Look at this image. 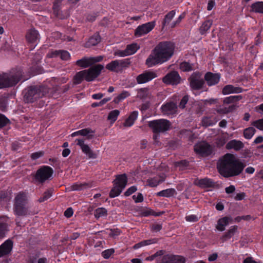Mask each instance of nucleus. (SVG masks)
Instances as JSON below:
<instances>
[{"label":"nucleus","instance_id":"1","mask_svg":"<svg viewBox=\"0 0 263 263\" xmlns=\"http://www.w3.org/2000/svg\"><path fill=\"white\" fill-rule=\"evenodd\" d=\"M246 165L241 160L236 158L233 154H226L220 158L217 163L219 173L225 178L239 175Z\"/></svg>","mask_w":263,"mask_h":263},{"label":"nucleus","instance_id":"2","mask_svg":"<svg viewBox=\"0 0 263 263\" xmlns=\"http://www.w3.org/2000/svg\"><path fill=\"white\" fill-rule=\"evenodd\" d=\"M174 45L171 42H160L151 51L145 61L148 67L162 64L168 61L174 52Z\"/></svg>","mask_w":263,"mask_h":263},{"label":"nucleus","instance_id":"3","mask_svg":"<svg viewBox=\"0 0 263 263\" xmlns=\"http://www.w3.org/2000/svg\"><path fill=\"white\" fill-rule=\"evenodd\" d=\"M27 79L23 78V72L21 68L12 69L9 72L2 74L0 89L14 86L22 80L24 81Z\"/></svg>","mask_w":263,"mask_h":263},{"label":"nucleus","instance_id":"4","mask_svg":"<svg viewBox=\"0 0 263 263\" xmlns=\"http://www.w3.org/2000/svg\"><path fill=\"white\" fill-rule=\"evenodd\" d=\"M48 92V89L43 85H31L23 91L24 100L26 103H33Z\"/></svg>","mask_w":263,"mask_h":263},{"label":"nucleus","instance_id":"5","mask_svg":"<svg viewBox=\"0 0 263 263\" xmlns=\"http://www.w3.org/2000/svg\"><path fill=\"white\" fill-rule=\"evenodd\" d=\"M112 183L114 186L109 193L110 198H115L119 196L124 189L127 183V175L126 174L116 175V179L112 181Z\"/></svg>","mask_w":263,"mask_h":263},{"label":"nucleus","instance_id":"6","mask_svg":"<svg viewBox=\"0 0 263 263\" xmlns=\"http://www.w3.org/2000/svg\"><path fill=\"white\" fill-rule=\"evenodd\" d=\"M171 125L168 120L163 119L148 122V126L153 130L154 133H164L170 129Z\"/></svg>","mask_w":263,"mask_h":263},{"label":"nucleus","instance_id":"7","mask_svg":"<svg viewBox=\"0 0 263 263\" xmlns=\"http://www.w3.org/2000/svg\"><path fill=\"white\" fill-rule=\"evenodd\" d=\"M53 174V169L49 166H43L39 168L34 176L35 179L41 183L50 179Z\"/></svg>","mask_w":263,"mask_h":263},{"label":"nucleus","instance_id":"8","mask_svg":"<svg viewBox=\"0 0 263 263\" xmlns=\"http://www.w3.org/2000/svg\"><path fill=\"white\" fill-rule=\"evenodd\" d=\"M188 81L191 89L194 90L201 89L205 84L204 79L202 78L201 73L198 71L193 72L188 79Z\"/></svg>","mask_w":263,"mask_h":263},{"label":"nucleus","instance_id":"9","mask_svg":"<svg viewBox=\"0 0 263 263\" xmlns=\"http://www.w3.org/2000/svg\"><path fill=\"white\" fill-rule=\"evenodd\" d=\"M104 66L101 64H97L85 70L86 73V81L91 82L96 79L101 73Z\"/></svg>","mask_w":263,"mask_h":263},{"label":"nucleus","instance_id":"10","mask_svg":"<svg viewBox=\"0 0 263 263\" xmlns=\"http://www.w3.org/2000/svg\"><path fill=\"white\" fill-rule=\"evenodd\" d=\"M181 80L179 74L175 70L168 72L162 78V82L167 85H177L180 83Z\"/></svg>","mask_w":263,"mask_h":263},{"label":"nucleus","instance_id":"11","mask_svg":"<svg viewBox=\"0 0 263 263\" xmlns=\"http://www.w3.org/2000/svg\"><path fill=\"white\" fill-rule=\"evenodd\" d=\"M194 151L197 154L202 156H208L212 153V148L211 145L205 142H201L197 143L194 146Z\"/></svg>","mask_w":263,"mask_h":263},{"label":"nucleus","instance_id":"12","mask_svg":"<svg viewBox=\"0 0 263 263\" xmlns=\"http://www.w3.org/2000/svg\"><path fill=\"white\" fill-rule=\"evenodd\" d=\"M155 22H149L147 23L139 26L135 31V35L139 37L149 32L154 28Z\"/></svg>","mask_w":263,"mask_h":263},{"label":"nucleus","instance_id":"13","mask_svg":"<svg viewBox=\"0 0 263 263\" xmlns=\"http://www.w3.org/2000/svg\"><path fill=\"white\" fill-rule=\"evenodd\" d=\"M157 77V75L156 72L152 71L146 70L136 77V81L138 84H142L151 81Z\"/></svg>","mask_w":263,"mask_h":263},{"label":"nucleus","instance_id":"14","mask_svg":"<svg viewBox=\"0 0 263 263\" xmlns=\"http://www.w3.org/2000/svg\"><path fill=\"white\" fill-rule=\"evenodd\" d=\"M13 212L15 215L21 217H26L35 214V212H32L26 204L13 205Z\"/></svg>","mask_w":263,"mask_h":263},{"label":"nucleus","instance_id":"15","mask_svg":"<svg viewBox=\"0 0 263 263\" xmlns=\"http://www.w3.org/2000/svg\"><path fill=\"white\" fill-rule=\"evenodd\" d=\"M158 263H185V259L181 256L166 254L163 255Z\"/></svg>","mask_w":263,"mask_h":263},{"label":"nucleus","instance_id":"16","mask_svg":"<svg viewBox=\"0 0 263 263\" xmlns=\"http://www.w3.org/2000/svg\"><path fill=\"white\" fill-rule=\"evenodd\" d=\"M84 139H77V145H79L82 152L86 155L89 158L95 159L97 157V155L90 148V147L84 143Z\"/></svg>","mask_w":263,"mask_h":263},{"label":"nucleus","instance_id":"17","mask_svg":"<svg viewBox=\"0 0 263 263\" xmlns=\"http://www.w3.org/2000/svg\"><path fill=\"white\" fill-rule=\"evenodd\" d=\"M196 184L201 188L213 187L219 189L220 187L219 184L214 182L212 179L207 177L197 180Z\"/></svg>","mask_w":263,"mask_h":263},{"label":"nucleus","instance_id":"18","mask_svg":"<svg viewBox=\"0 0 263 263\" xmlns=\"http://www.w3.org/2000/svg\"><path fill=\"white\" fill-rule=\"evenodd\" d=\"M220 79V74L218 73H214L211 72H206L204 77V81L209 86L215 85L218 83Z\"/></svg>","mask_w":263,"mask_h":263},{"label":"nucleus","instance_id":"19","mask_svg":"<svg viewBox=\"0 0 263 263\" xmlns=\"http://www.w3.org/2000/svg\"><path fill=\"white\" fill-rule=\"evenodd\" d=\"M13 248V242L10 239L6 240L0 246V258L9 255Z\"/></svg>","mask_w":263,"mask_h":263},{"label":"nucleus","instance_id":"20","mask_svg":"<svg viewBox=\"0 0 263 263\" xmlns=\"http://www.w3.org/2000/svg\"><path fill=\"white\" fill-rule=\"evenodd\" d=\"M177 108L176 104L173 102L166 103L161 107L162 112L165 115H171L175 113L177 111Z\"/></svg>","mask_w":263,"mask_h":263},{"label":"nucleus","instance_id":"21","mask_svg":"<svg viewBox=\"0 0 263 263\" xmlns=\"http://www.w3.org/2000/svg\"><path fill=\"white\" fill-rule=\"evenodd\" d=\"M27 200V193L23 191L20 192L14 198L13 205L26 204Z\"/></svg>","mask_w":263,"mask_h":263},{"label":"nucleus","instance_id":"22","mask_svg":"<svg viewBox=\"0 0 263 263\" xmlns=\"http://www.w3.org/2000/svg\"><path fill=\"white\" fill-rule=\"evenodd\" d=\"M244 147V144L240 140H232L226 145L228 149H234L236 151H239Z\"/></svg>","mask_w":263,"mask_h":263},{"label":"nucleus","instance_id":"23","mask_svg":"<svg viewBox=\"0 0 263 263\" xmlns=\"http://www.w3.org/2000/svg\"><path fill=\"white\" fill-rule=\"evenodd\" d=\"M93 133L94 131H93L89 128H87L73 133L71 134V136L75 137L77 136L81 135L86 137V139H90L93 137Z\"/></svg>","mask_w":263,"mask_h":263},{"label":"nucleus","instance_id":"24","mask_svg":"<svg viewBox=\"0 0 263 263\" xmlns=\"http://www.w3.org/2000/svg\"><path fill=\"white\" fill-rule=\"evenodd\" d=\"M63 0H55V1L53 3V5L52 7L53 14L55 15L57 17H59L60 18H62L60 17V6L61 2ZM68 2L72 4H76L78 2H79L80 0H68Z\"/></svg>","mask_w":263,"mask_h":263},{"label":"nucleus","instance_id":"25","mask_svg":"<svg viewBox=\"0 0 263 263\" xmlns=\"http://www.w3.org/2000/svg\"><path fill=\"white\" fill-rule=\"evenodd\" d=\"M242 91V88L239 87H235L232 85L225 86L222 90L223 95H226L231 93H240Z\"/></svg>","mask_w":263,"mask_h":263},{"label":"nucleus","instance_id":"26","mask_svg":"<svg viewBox=\"0 0 263 263\" xmlns=\"http://www.w3.org/2000/svg\"><path fill=\"white\" fill-rule=\"evenodd\" d=\"M39 33L34 28L30 29L26 33L27 41L30 43H35L39 39Z\"/></svg>","mask_w":263,"mask_h":263},{"label":"nucleus","instance_id":"27","mask_svg":"<svg viewBox=\"0 0 263 263\" xmlns=\"http://www.w3.org/2000/svg\"><path fill=\"white\" fill-rule=\"evenodd\" d=\"M165 179V176L162 175L159 176V178L157 177H154L147 180V182L148 185L151 187H156L159 183L164 181Z\"/></svg>","mask_w":263,"mask_h":263},{"label":"nucleus","instance_id":"28","mask_svg":"<svg viewBox=\"0 0 263 263\" xmlns=\"http://www.w3.org/2000/svg\"><path fill=\"white\" fill-rule=\"evenodd\" d=\"M237 231V226H234L231 227V228L220 237V239L222 242L228 240L232 237Z\"/></svg>","mask_w":263,"mask_h":263},{"label":"nucleus","instance_id":"29","mask_svg":"<svg viewBox=\"0 0 263 263\" xmlns=\"http://www.w3.org/2000/svg\"><path fill=\"white\" fill-rule=\"evenodd\" d=\"M231 220V218L228 217H224L219 219L217 222L216 228L220 231H223L225 227L229 224V221Z\"/></svg>","mask_w":263,"mask_h":263},{"label":"nucleus","instance_id":"30","mask_svg":"<svg viewBox=\"0 0 263 263\" xmlns=\"http://www.w3.org/2000/svg\"><path fill=\"white\" fill-rule=\"evenodd\" d=\"M92 186L91 183H76L71 186V189L72 191H82Z\"/></svg>","mask_w":263,"mask_h":263},{"label":"nucleus","instance_id":"31","mask_svg":"<svg viewBox=\"0 0 263 263\" xmlns=\"http://www.w3.org/2000/svg\"><path fill=\"white\" fill-rule=\"evenodd\" d=\"M138 112L137 111H133L129 117L126 119L124 126L126 127H130L132 126L135 121L137 119L138 117Z\"/></svg>","mask_w":263,"mask_h":263},{"label":"nucleus","instance_id":"32","mask_svg":"<svg viewBox=\"0 0 263 263\" xmlns=\"http://www.w3.org/2000/svg\"><path fill=\"white\" fill-rule=\"evenodd\" d=\"M76 65L83 68H87L90 66H92L90 57L87 58L86 57L77 61Z\"/></svg>","mask_w":263,"mask_h":263},{"label":"nucleus","instance_id":"33","mask_svg":"<svg viewBox=\"0 0 263 263\" xmlns=\"http://www.w3.org/2000/svg\"><path fill=\"white\" fill-rule=\"evenodd\" d=\"M176 191L174 189H168L158 192L156 195L159 197H171L176 194Z\"/></svg>","mask_w":263,"mask_h":263},{"label":"nucleus","instance_id":"34","mask_svg":"<svg viewBox=\"0 0 263 263\" xmlns=\"http://www.w3.org/2000/svg\"><path fill=\"white\" fill-rule=\"evenodd\" d=\"M86 73L85 70L77 72L74 77L73 83L75 84H79L85 80H86Z\"/></svg>","mask_w":263,"mask_h":263},{"label":"nucleus","instance_id":"35","mask_svg":"<svg viewBox=\"0 0 263 263\" xmlns=\"http://www.w3.org/2000/svg\"><path fill=\"white\" fill-rule=\"evenodd\" d=\"M101 41V37L99 33H96L91 36L86 43L87 46H96Z\"/></svg>","mask_w":263,"mask_h":263},{"label":"nucleus","instance_id":"36","mask_svg":"<svg viewBox=\"0 0 263 263\" xmlns=\"http://www.w3.org/2000/svg\"><path fill=\"white\" fill-rule=\"evenodd\" d=\"M251 10L255 13L263 14V2H257L251 6Z\"/></svg>","mask_w":263,"mask_h":263},{"label":"nucleus","instance_id":"37","mask_svg":"<svg viewBox=\"0 0 263 263\" xmlns=\"http://www.w3.org/2000/svg\"><path fill=\"white\" fill-rule=\"evenodd\" d=\"M53 57H59L63 60H67L70 58L69 52L65 50H56L52 52Z\"/></svg>","mask_w":263,"mask_h":263},{"label":"nucleus","instance_id":"38","mask_svg":"<svg viewBox=\"0 0 263 263\" xmlns=\"http://www.w3.org/2000/svg\"><path fill=\"white\" fill-rule=\"evenodd\" d=\"M106 68L111 71L118 72L121 71L118 60L112 61L106 65Z\"/></svg>","mask_w":263,"mask_h":263},{"label":"nucleus","instance_id":"39","mask_svg":"<svg viewBox=\"0 0 263 263\" xmlns=\"http://www.w3.org/2000/svg\"><path fill=\"white\" fill-rule=\"evenodd\" d=\"M212 21L208 20L204 22L199 28V31L201 34H204L211 27Z\"/></svg>","mask_w":263,"mask_h":263},{"label":"nucleus","instance_id":"40","mask_svg":"<svg viewBox=\"0 0 263 263\" xmlns=\"http://www.w3.org/2000/svg\"><path fill=\"white\" fill-rule=\"evenodd\" d=\"M157 241V239H147V240H143L138 243L135 244L133 248L135 249H138L142 246H147V245H149L151 244L156 243Z\"/></svg>","mask_w":263,"mask_h":263},{"label":"nucleus","instance_id":"41","mask_svg":"<svg viewBox=\"0 0 263 263\" xmlns=\"http://www.w3.org/2000/svg\"><path fill=\"white\" fill-rule=\"evenodd\" d=\"M107 215V211L104 208H99L95 210L94 216L97 219L101 217L106 216Z\"/></svg>","mask_w":263,"mask_h":263},{"label":"nucleus","instance_id":"42","mask_svg":"<svg viewBox=\"0 0 263 263\" xmlns=\"http://www.w3.org/2000/svg\"><path fill=\"white\" fill-rule=\"evenodd\" d=\"M242 98L241 95L238 96H231L225 98L223 101L224 104H230L232 103L236 102Z\"/></svg>","mask_w":263,"mask_h":263},{"label":"nucleus","instance_id":"43","mask_svg":"<svg viewBox=\"0 0 263 263\" xmlns=\"http://www.w3.org/2000/svg\"><path fill=\"white\" fill-rule=\"evenodd\" d=\"M53 192V189L52 188H50L48 190H47L46 191H45L42 197H41L39 199L38 201L39 202H42L45 201H46L48 200L51 196H52Z\"/></svg>","mask_w":263,"mask_h":263},{"label":"nucleus","instance_id":"44","mask_svg":"<svg viewBox=\"0 0 263 263\" xmlns=\"http://www.w3.org/2000/svg\"><path fill=\"white\" fill-rule=\"evenodd\" d=\"M139 47L137 44H132L128 45L125 49V52L127 53L128 55H132L135 53Z\"/></svg>","mask_w":263,"mask_h":263},{"label":"nucleus","instance_id":"45","mask_svg":"<svg viewBox=\"0 0 263 263\" xmlns=\"http://www.w3.org/2000/svg\"><path fill=\"white\" fill-rule=\"evenodd\" d=\"M256 132V129L253 127H249L243 130V136L245 138L251 139Z\"/></svg>","mask_w":263,"mask_h":263},{"label":"nucleus","instance_id":"46","mask_svg":"<svg viewBox=\"0 0 263 263\" xmlns=\"http://www.w3.org/2000/svg\"><path fill=\"white\" fill-rule=\"evenodd\" d=\"M175 14V11L172 10L170 11L165 16L162 22L163 28L167 25L172 20Z\"/></svg>","mask_w":263,"mask_h":263},{"label":"nucleus","instance_id":"47","mask_svg":"<svg viewBox=\"0 0 263 263\" xmlns=\"http://www.w3.org/2000/svg\"><path fill=\"white\" fill-rule=\"evenodd\" d=\"M161 215V213H156L149 209H143L141 211V215L142 216H148L149 215H154L155 216H159Z\"/></svg>","mask_w":263,"mask_h":263},{"label":"nucleus","instance_id":"48","mask_svg":"<svg viewBox=\"0 0 263 263\" xmlns=\"http://www.w3.org/2000/svg\"><path fill=\"white\" fill-rule=\"evenodd\" d=\"M193 64L187 62H183L180 64V68L183 71H190L193 70Z\"/></svg>","mask_w":263,"mask_h":263},{"label":"nucleus","instance_id":"49","mask_svg":"<svg viewBox=\"0 0 263 263\" xmlns=\"http://www.w3.org/2000/svg\"><path fill=\"white\" fill-rule=\"evenodd\" d=\"M120 111L119 110L115 109L110 111L108 115L107 119L110 120L112 122H114L117 119L118 116L119 115Z\"/></svg>","mask_w":263,"mask_h":263},{"label":"nucleus","instance_id":"50","mask_svg":"<svg viewBox=\"0 0 263 263\" xmlns=\"http://www.w3.org/2000/svg\"><path fill=\"white\" fill-rule=\"evenodd\" d=\"M148 89L147 88H142L138 90L137 97L141 99H145L148 95Z\"/></svg>","mask_w":263,"mask_h":263},{"label":"nucleus","instance_id":"51","mask_svg":"<svg viewBox=\"0 0 263 263\" xmlns=\"http://www.w3.org/2000/svg\"><path fill=\"white\" fill-rule=\"evenodd\" d=\"M118 61L119 62V66L120 70H122L123 68L128 67L131 63L129 59L118 60Z\"/></svg>","mask_w":263,"mask_h":263},{"label":"nucleus","instance_id":"52","mask_svg":"<svg viewBox=\"0 0 263 263\" xmlns=\"http://www.w3.org/2000/svg\"><path fill=\"white\" fill-rule=\"evenodd\" d=\"M251 125L260 130H263V118L253 121Z\"/></svg>","mask_w":263,"mask_h":263},{"label":"nucleus","instance_id":"53","mask_svg":"<svg viewBox=\"0 0 263 263\" xmlns=\"http://www.w3.org/2000/svg\"><path fill=\"white\" fill-rule=\"evenodd\" d=\"M7 231V224L5 223L0 222V238H3Z\"/></svg>","mask_w":263,"mask_h":263},{"label":"nucleus","instance_id":"54","mask_svg":"<svg viewBox=\"0 0 263 263\" xmlns=\"http://www.w3.org/2000/svg\"><path fill=\"white\" fill-rule=\"evenodd\" d=\"M201 123L203 126L208 127L213 124L212 120L208 117L203 118Z\"/></svg>","mask_w":263,"mask_h":263},{"label":"nucleus","instance_id":"55","mask_svg":"<svg viewBox=\"0 0 263 263\" xmlns=\"http://www.w3.org/2000/svg\"><path fill=\"white\" fill-rule=\"evenodd\" d=\"M189 101V96L185 95L184 96L180 101V102L179 104V107L181 109H183L185 107V105Z\"/></svg>","mask_w":263,"mask_h":263},{"label":"nucleus","instance_id":"56","mask_svg":"<svg viewBox=\"0 0 263 263\" xmlns=\"http://www.w3.org/2000/svg\"><path fill=\"white\" fill-rule=\"evenodd\" d=\"M114 253L113 249H107L102 252V256L105 259L109 258V257Z\"/></svg>","mask_w":263,"mask_h":263},{"label":"nucleus","instance_id":"57","mask_svg":"<svg viewBox=\"0 0 263 263\" xmlns=\"http://www.w3.org/2000/svg\"><path fill=\"white\" fill-rule=\"evenodd\" d=\"M9 120L4 115H0V128H2L7 125Z\"/></svg>","mask_w":263,"mask_h":263},{"label":"nucleus","instance_id":"58","mask_svg":"<svg viewBox=\"0 0 263 263\" xmlns=\"http://www.w3.org/2000/svg\"><path fill=\"white\" fill-rule=\"evenodd\" d=\"M137 191V187L135 186H132L130 187L124 193L125 196H128L135 192Z\"/></svg>","mask_w":263,"mask_h":263},{"label":"nucleus","instance_id":"59","mask_svg":"<svg viewBox=\"0 0 263 263\" xmlns=\"http://www.w3.org/2000/svg\"><path fill=\"white\" fill-rule=\"evenodd\" d=\"M186 221L189 222H196L198 220V218L196 215H190L185 217Z\"/></svg>","mask_w":263,"mask_h":263},{"label":"nucleus","instance_id":"60","mask_svg":"<svg viewBox=\"0 0 263 263\" xmlns=\"http://www.w3.org/2000/svg\"><path fill=\"white\" fill-rule=\"evenodd\" d=\"M90 58L92 65H93L94 64L101 61L103 59V57L100 55L96 57H90Z\"/></svg>","mask_w":263,"mask_h":263},{"label":"nucleus","instance_id":"61","mask_svg":"<svg viewBox=\"0 0 263 263\" xmlns=\"http://www.w3.org/2000/svg\"><path fill=\"white\" fill-rule=\"evenodd\" d=\"M43 155L44 153L43 152H36L31 154V158L32 160H36L43 156Z\"/></svg>","mask_w":263,"mask_h":263},{"label":"nucleus","instance_id":"62","mask_svg":"<svg viewBox=\"0 0 263 263\" xmlns=\"http://www.w3.org/2000/svg\"><path fill=\"white\" fill-rule=\"evenodd\" d=\"M162 225L158 223L153 224L152 226V230L154 232H159L162 229Z\"/></svg>","mask_w":263,"mask_h":263},{"label":"nucleus","instance_id":"63","mask_svg":"<svg viewBox=\"0 0 263 263\" xmlns=\"http://www.w3.org/2000/svg\"><path fill=\"white\" fill-rule=\"evenodd\" d=\"M227 142V139L224 137H221L217 139V144L219 146H222Z\"/></svg>","mask_w":263,"mask_h":263},{"label":"nucleus","instance_id":"64","mask_svg":"<svg viewBox=\"0 0 263 263\" xmlns=\"http://www.w3.org/2000/svg\"><path fill=\"white\" fill-rule=\"evenodd\" d=\"M129 96H130V93L128 91H123L118 97L119 98V100H122Z\"/></svg>","mask_w":263,"mask_h":263}]
</instances>
